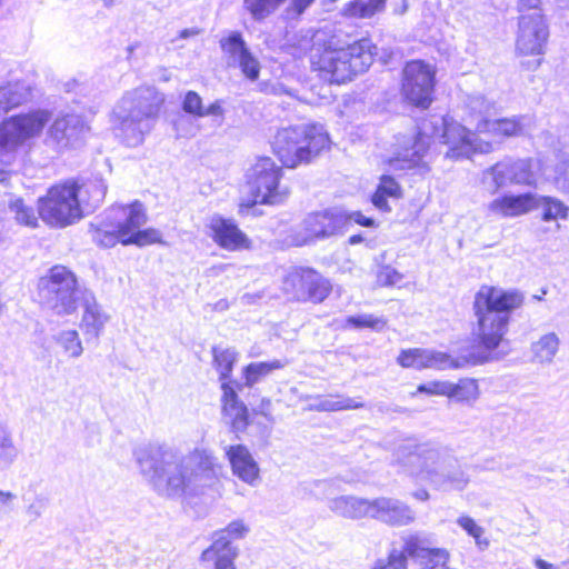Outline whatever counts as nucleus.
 I'll return each mask as SVG.
<instances>
[{"mask_svg": "<svg viewBox=\"0 0 569 569\" xmlns=\"http://www.w3.org/2000/svg\"><path fill=\"white\" fill-rule=\"evenodd\" d=\"M50 119V113L36 110L11 116L0 122V182L16 161L18 150L28 140L39 136Z\"/></svg>", "mask_w": 569, "mask_h": 569, "instance_id": "nucleus-11", "label": "nucleus"}, {"mask_svg": "<svg viewBox=\"0 0 569 569\" xmlns=\"http://www.w3.org/2000/svg\"><path fill=\"white\" fill-rule=\"evenodd\" d=\"M32 98V86L26 80L0 84V117L26 104Z\"/></svg>", "mask_w": 569, "mask_h": 569, "instance_id": "nucleus-25", "label": "nucleus"}, {"mask_svg": "<svg viewBox=\"0 0 569 569\" xmlns=\"http://www.w3.org/2000/svg\"><path fill=\"white\" fill-rule=\"evenodd\" d=\"M163 102V94L154 87L127 91L111 113L114 134L129 147L141 144L151 131Z\"/></svg>", "mask_w": 569, "mask_h": 569, "instance_id": "nucleus-6", "label": "nucleus"}, {"mask_svg": "<svg viewBox=\"0 0 569 569\" xmlns=\"http://www.w3.org/2000/svg\"><path fill=\"white\" fill-rule=\"evenodd\" d=\"M540 0H519L518 8L520 16H533L536 11L541 12Z\"/></svg>", "mask_w": 569, "mask_h": 569, "instance_id": "nucleus-52", "label": "nucleus"}, {"mask_svg": "<svg viewBox=\"0 0 569 569\" xmlns=\"http://www.w3.org/2000/svg\"><path fill=\"white\" fill-rule=\"evenodd\" d=\"M373 49L371 40L366 38L341 48L330 44L312 56V66L330 82L345 83L369 69L373 62Z\"/></svg>", "mask_w": 569, "mask_h": 569, "instance_id": "nucleus-8", "label": "nucleus"}, {"mask_svg": "<svg viewBox=\"0 0 569 569\" xmlns=\"http://www.w3.org/2000/svg\"><path fill=\"white\" fill-rule=\"evenodd\" d=\"M420 355L423 362V369H456L469 363V360L460 361L459 359L451 358V356L446 352L433 349H420ZM470 363L476 365L477 360L475 359L470 361Z\"/></svg>", "mask_w": 569, "mask_h": 569, "instance_id": "nucleus-30", "label": "nucleus"}, {"mask_svg": "<svg viewBox=\"0 0 569 569\" xmlns=\"http://www.w3.org/2000/svg\"><path fill=\"white\" fill-rule=\"evenodd\" d=\"M222 409L236 431H242L248 426V409L238 400V396L228 382L222 383Z\"/></svg>", "mask_w": 569, "mask_h": 569, "instance_id": "nucleus-27", "label": "nucleus"}, {"mask_svg": "<svg viewBox=\"0 0 569 569\" xmlns=\"http://www.w3.org/2000/svg\"><path fill=\"white\" fill-rule=\"evenodd\" d=\"M427 543V538H423L418 533H412L405 538L403 550L400 552H403L406 558L409 556L421 561L428 550Z\"/></svg>", "mask_w": 569, "mask_h": 569, "instance_id": "nucleus-44", "label": "nucleus"}, {"mask_svg": "<svg viewBox=\"0 0 569 569\" xmlns=\"http://www.w3.org/2000/svg\"><path fill=\"white\" fill-rule=\"evenodd\" d=\"M84 290L76 273L61 264L50 268L37 282L39 302L58 317L74 315Z\"/></svg>", "mask_w": 569, "mask_h": 569, "instance_id": "nucleus-10", "label": "nucleus"}, {"mask_svg": "<svg viewBox=\"0 0 569 569\" xmlns=\"http://www.w3.org/2000/svg\"><path fill=\"white\" fill-rule=\"evenodd\" d=\"M8 209L18 224L29 228L38 227V217L34 209L27 204L22 198L10 199Z\"/></svg>", "mask_w": 569, "mask_h": 569, "instance_id": "nucleus-35", "label": "nucleus"}, {"mask_svg": "<svg viewBox=\"0 0 569 569\" xmlns=\"http://www.w3.org/2000/svg\"><path fill=\"white\" fill-rule=\"evenodd\" d=\"M362 407H363L362 402H360L356 399H352L349 397H342V396H337L331 399L321 400L320 403L318 405V409L323 410V411L350 410V409H358V408H362Z\"/></svg>", "mask_w": 569, "mask_h": 569, "instance_id": "nucleus-45", "label": "nucleus"}, {"mask_svg": "<svg viewBox=\"0 0 569 569\" xmlns=\"http://www.w3.org/2000/svg\"><path fill=\"white\" fill-rule=\"evenodd\" d=\"M147 223L143 206L134 201L128 206H112L93 232V240L101 247L110 248L118 242L144 247L161 242L162 234L153 228L141 229Z\"/></svg>", "mask_w": 569, "mask_h": 569, "instance_id": "nucleus-7", "label": "nucleus"}, {"mask_svg": "<svg viewBox=\"0 0 569 569\" xmlns=\"http://www.w3.org/2000/svg\"><path fill=\"white\" fill-rule=\"evenodd\" d=\"M232 472L243 482L256 486L259 481V466L249 449L243 445L228 446L224 448Z\"/></svg>", "mask_w": 569, "mask_h": 569, "instance_id": "nucleus-24", "label": "nucleus"}, {"mask_svg": "<svg viewBox=\"0 0 569 569\" xmlns=\"http://www.w3.org/2000/svg\"><path fill=\"white\" fill-rule=\"evenodd\" d=\"M226 537L231 539H243L250 531L249 526L241 519L231 521L224 529L221 530Z\"/></svg>", "mask_w": 569, "mask_h": 569, "instance_id": "nucleus-49", "label": "nucleus"}, {"mask_svg": "<svg viewBox=\"0 0 569 569\" xmlns=\"http://www.w3.org/2000/svg\"><path fill=\"white\" fill-rule=\"evenodd\" d=\"M19 450L16 447L10 432L0 427V467H10L18 458Z\"/></svg>", "mask_w": 569, "mask_h": 569, "instance_id": "nucleus-42", "label": "nucleus"}, {"mask_svg": "<svg viewBox=\"0 0 569 569\" xmlns=\"http://www.w3.org/2000/svg\"><path fill=\"white\" fill-rule=\"evenodd\" d=\"M542 162L533 158H506L482 171L481 183L495 194L511 184L536 187Z\"/></svg>", "mask_w": 569, "mask_h": 569, "instance_id": "nucleus-12", "label": "nucleus"}, {"mask_svg": "<svg viewBox=\"0 0 569 569\" xmlns=\"http://www.w3.org/2000/svg\"><path fill=\"white\" fill-rule=\"evenodd\" d=\"M542 176L558 190L569 194V160H558L550 169H545Z\"/></svg>", "mask_w": 569, "mask_h": 569, "instance_id": "nucleus-36", "label": "nucleus"}, {"mask_svg": "<svg viewBox=\"0 0 569 569\" xmlns=\"http://www.w3.org/2000/svg\"><path fill=\"white\" fill-rule=\"evenodd\" d=\"M479 108L480 118L475 123V130L467 129L450 117L431 116L423 119L418 132L410 137L397 139L396 151L388 160L391 170H407L421 168L428 171V150L430 139L438 138L448 146L446 158L459 160L470 158L473 153H489L493 151V143L481 138V134L495 139L517 137L523 132L525 117H512L490 120L483 113L489 111V104L483 98L471 101V109Z\"/></svg>", "mask_w": 569, "mask_h": 569, "instance_id": "nucleus-1", "label": "nucleus"}, {"mask_svg": "<svg viewBox=\"0 0 569 569\" xmlns=\"http://www.w3.org/2000/svg\"><path fill=\"white\" fill-rule=\"evenodd\" d=\"M549 37L543 14L536 11L533 16L519 17L517 50L522 54H542Z\"/></svg>", "mask_w": 569, "mask_h": 569, "instance_id": "nucleus-18", "label": "nucleus"}, {"mask_svg": "<svg viewBox=\"0 0 569 569\" xmlns=\"http://www.w3.org/2000/svg\"><path fill=\"white\" fill-rule=\"evenodd\" d=\"M221 49L227 56L230 67H239L242 73L250 80H257L260 72V63L252 56L239 32H231L221 39Z\"/></svg>", "mask_w": 569, "mask_h": 569, "instance_id": "nucleus-19", "label": "nucleus"}, {"mask_svg": "<svg viewBox=\"0 0 569 569\" xmlns=\"http://www.w3.org/2000/svg\"><path fill=\"white\" fill-rule=\"evenodd\" d=\"M539 208H542V220L552 221L558 219H566L569 208L559 199L552 197L538 196Z\"/></svg>", "mask_w": 569, "mask_h": 569, "instance_id": "nucleus-39", "label": "nucleus"}, {"mask_svg": "<svg viewBox=\"0 0 569 569\" xmlns=\"http://www.w3.org/2000/svg\"><path fill=\"white\" fill-rule=\"evenodd\" d=\"M370 518L393 527H406L416 521V511L402 500L379 497L371 500Z\"/></svg>", "mask_w": 569, "mask_h": 569, "instance_id": "nucleus-20", "label": "nucleus"}, {"mask_svg": "<svg viewBox=\"0 0 569 569\" xmlns=\"http://www.w3.org/2000/svg\"><path fill=\"white\" fill-rule=\"evenodd\" d=\"M396 460L408 476L435 490L462 491L470 481L459 460L447 448L431 442L408 441L398 447Z\"/></svg>", "mask_w": 569, "mask_h": 569, "instance_id": "nucleus-3", "label": "nucleus"}, {"mask_svg": "<svg viewBox=\"0 0 569 569\" xmlns=\"http://www.w3.org/2000/svg\"><path fill=\"white\" fill-rule=\"evenodd\" d=\"M448 398L458 402H472L479 398L480 391L477 380L460 379L457 383L449 381Z\"/></svg>", "mask_w": 569, "mask_h": 569, "instance_id": "nucleus-34", "label": "nucleus"}, {"mask_svg": "<svg viewBox=\"0 0 569 569\" xmlns=\"http://www.w3.org/2000/svg\"><path fill=\"white\" fill-rule=\"evenodd\" d=\"M229 307H230V305H229L228 300H226V299H220L219 301H217V302L213 305L212 309H213L214 311H220V312H222V311L228 310V309H229Z\"/></svg>", "mask_w": 569, "mask_h": 569, "instance_id": "nucleus-62", "label": "nucleus"}, {"mask_svg": "<svg viewBox=\"0 0 569 569\" xmlns=\"http://www.w3.org/2000/svg\"><path fill=\"white\" fill-rule=\"evenodd\" d=\"M409 9L408 0H399L393 4V13L397 16H403Z\"/></svg>", "mask_w": 569, "mask_h": 569, "instance_id": "nucleus-59", "label": "nucleus"}, {"mask_svg": "<svg viewBox=\"0 0 569 569\" xmlns=\"http://www.w3.org/2000/svg\"><path fill=\"white\" fill-rule=\"evenodd\" d=\"M535 567L537 569H559L558 566L550 563L541 558L535 559Z\"/></svg>", "mask_w": 569, "mask_h": 569, "instance_id": "nucleus-60", "label": "nucleus"}, {"mask_svg": "<svg viewBox=\"0 0 569 569\" xmlns=\"http://www.w3.org/2000/svg\"><path fill=\"white\" fill-rule=\"evenodd\" d=\"M560 349V338L556 332L542 335L530 346L531 361L540 366L553 362Z\"/></svg>", "mask_w": 569, "mask_h": 569, "instance_id": "nucleus-28", "label": "nucleus"}, {"mask_svg": "<svg viewBox=\"0 0 569 569\" xmlns=\"http://www.w3.org/2000/svg\"><path fill=\"white\" fill-rule=\"evenodd\" d=\"M224 109H223V101L216 100L211 104H209L207 108H203L202 111V118L203 117H218L223 118Z\"/></svg>", "mask_w": 569, "mask_h": 569, "instance_id": "nucleus-54", "label": "nucleus"}, {"mask_svg": "<svg viewBox=\"0 0 569 569\" xmlns=\"http://www.w3.org/2000/svg\"><path fill=\"white\" fill-rule=\"evenodd\" d=\"M239 555L237 546L231 543V540L220 530L214 533L211 546L202 552L203 560H214V565L220 560H230L234 562Z\"/></svg>", "mask_w": 569, "mask_h": 569, "instance_id": "nucleus-29", "label": "nucleus"}, {"mask_svg": "<svg viewBox=\"0 0 569 569\" xmlns=\"http://www.w3.org/2000/svg\"><path fill=\"white\" fill-rule=\"evenodd\" d=\"M17 496L11 491L0 490V511L9 513L13 510V503Z\"/></svg>", "mask_w": 569, "mask_h": 569, "instance_id": "nucleus-53", "label": "nucleus"}, {"mask_svg": "<svg viewBox=\"0 0 569 569\" xmlns=\"http://www.w3.org/2000/svg\"><path fill=\"white\" fill-rule=\"evenodd\" d=\"M238 359V353L234 349H213V361L217 370L220 373V380L227 382L233 365Z\"/></svg>", "mask_w": 569, "mask_h": 569, "instance_id": "nucleus-40", "label": "nucleus"}, {"mask_svg": "<svg viewBox=\"0 0 569 569\" xmlns=\"http://www.w3.org/2000/svg\"><path fill=\"white\" fill-rule=\"evenodd\" d=\"M346 224L345 214L325 210L308 214L293 230L291 242L297 247L328 239L340 232Z\"/></svg>", "mask_w": 569, "mask_h": 569, "instance_id": "nucleus-15", "label": "nucleus"}, {"mask_svg": "<svg viewBox=\"0 0 569 569\" xmlns=\"http://www.w3.org/2000/svg\"><path fill=\"white\" fill-rule=\"evenodd\" d=\"M412 497L419 501H427L429 500L430 495L426 489H418L415 492H412Z\"/></svg>", "mask_w": 569, "mask_h": 569, "instance_id": "nucleus-61", "label": "nucleus"}, {"mask_svg": "<svg viewBox=\"0 0 569 569\" xmlns=\"http://www.w3.org/2000/svg\"><path fill=\"white\" fill-rule=\"evenodd\" d=\"M199 34V29L191 28V29H184L180 32L179 38L187 39L189 37H193Z\"/></svg>", "mask_w": 569, "mask_h": 569, "instance_id": "nucleus-63", "label": "nucleus"}, {"mask_svg": "<svg viewBox=\"0 0 569 569\" xmlns=\"http://www.w3.org/2000/svg\"><path fill=\"white\" fill-rule=\"evenodd\" d=\"M449 381H429L420 385L417 392L427 393L430 396H446L448 397Z\"/></svg>", "mask_w": 569, "mask_h": 569, "instance_id": "nucleus-50", "label": "nucleus"}, {"mask_svg": "<svg viewBox=\"0 0 569 569\" xmlns=\"http://www.w3.org/2000/svg\"><path fill=\"white\" fill-rule=\"evenodd\" d=\"M281 167L268 157L259 158L247 172L253 203L280 204L290 196L288 186L280 182Z\"/></svg>", "mask_w": 569, "mask_h": 569, "instance_id": "nucleus-13", "label": "nucleus"}, {"mask_svg": "<svg viewBox=\"0 0 569 569\" xmlns=\"http://www.w3.org/2000/svg\"><path fill=\"white\" fill-rule=\"evenodd\" d=\"M329 136L321 124H300L278 131L274 151L283 166L309 163L329 148Z\"/></svg>", "mask_w": 569, "mask_h": 569, "instance_id": "nucleus-9", "label": "nucleus"}, {"mask_svg": "<svg viewBox=\"0 0 569 569\" xmlns=\"http://www.w3.org/2000/svg\"><path fill=\"white\" fill-rule=\"evenodd\" d=\"M107 184L102 179L78 181L69 179L50 187L38 199V213L42 221L54 228L79 222L103 201Z\"/></svg>", "mask_w": 569, "mask_h": 569, "instance_id": "nucleus-4", "label": "nucleus"}, {"mask_svg": "<svg viewBox=\"0 0 569 569\" xmlns=\"http://www.w3.org/2000/svg\"><path fill=\"white\" fill-rule=\"evenodd\" d=\"M283 366L284 363H282L280 360L250 363L243 370L246 385L251 387L259 382L262 378L270 375L273 370L283 368Z\"/></svg>", "mask_w": 569, "mask_h": 569, "instance_id": "nucleus-38", "label": "nucleus"}, {"mask_svg": "<svg viewBox=\"0 0 569 569\" xmlns=\"http://www.w3.org/2000/svg\"><path fill=\"white\" fill-rule=\"evenodd\" d=\"M53 341L69 359H79L84 351L82 340L76 329H63L53 336Z\"/></svg>", "mask_w": 569, "mask_h": 569, "instance_id": "nucleus-32", "label": "nucleus"}, {"mask_svg": "<svg viewBox=\"0 0 569 569\" xmlns=\"http://www.w3.org/2000/svg\"><path fill=\"white\" fill-rule=\"evenodd\" d=\"M457 523L475 539V543L479 550L483 551L489 547L490 541L485 537V529L479 526L475 519L469 516H460L457 519Z\"/></svg>", "mask_w": 569, "mask_h": 569, "instance_id": "nucleus-41", "label": "nucleus"}, {"mask_svg": "<svg viewBox=\"0 0 569 569\" xmlns=\"http://www.w3.org/2000/svg\"><path fill=\"white\" fill-rule=\"evenodd\" d=\"M398 363L403 368L416 369L415 349L402 350L398 357Z\"/></svg>", "mask_w": 569, "mask_h": 569, "instance_id": "nucleus-55", "label": "nucleus"}, {"mask_svg": "<svg viewBox=\"0 0 569 569\" xmlns=\"http://www.w3.org/2000/svg\"><path fill=\"white\" fill-rule=\"evenodd\" d=\"M539 208L538 194L528 192L503 194L488 203V211L498 218H516Z\"/></svg>", "mask_w": 569, "mask_h": 569, "instance_id": "nucleus-23", "label": "nucleus"}, {"mask_svg": "<svg viewBox=\"0 0 569 569\" xmlns=\"http://www.w3.org/2000/svg\"><path fill=\"white\" fill-rule=\"evenodd\" d=\"M329 509L336 515L348 519H361L371 516V500L353 496H341L331 499Z\"/></svg>", "mask_w": 569, "mask_h": 569, "instance_id": "nucleus-26", "label": "nucleus"}, {"mask_svg": "<svg viewBox=\"0 0 569 569\" xmlns=\"http://www.w3.org/2000/svg\"><path fill=\"white\" fill-rule=\"evenodd\" d=\"M82 307V315L80 319V329L87 342L98 340L102 335L106 325L110 320V316L104 311L102 306L98 303L94 295L84 290L81 293L79 301Z\"/></svg>", "mask_w": 569, "mask_h": 569, "instance_id": "nucleus-21", "label": "nucleus"}, {"mask_svg": "<svg viewBox=\"0 0 569 569\" xmlns=\"http://www.w3.org/2000/svg\"><path fill=\"white\" fill-rule=\"evenodd\" d=\"M287 0H243L244 9L257 21L274 13Z\"/></svg>", "mask_w": 569, "mask_h": 569, "instance_id": "nucleus-37", "label": "nucleus"}, {"mask_svg": "<svg viewBox=\"0 0 569 569\" xmlns=\"http://www.w3.org/2000/svg\"><path fill=\"white\" fill-rule=\"evenodd\" d=\"M208 227L210 237L222 249L240 251L251 247V240L232 220L224 219L221 216H212Z\"/></svg>", "mask_w": 569, "mask_h": 569, "instance_id": "nucleus-22", "label": "nucleus"}, {"mask_svg": "<svg viewBox=\"0 0 569 569\" xmlns=\"http://www.w3.org/2000/svg\"><path fill=\"white\" fill-rule=\"evenodd\" d=\"M402 274L389 266L381 268L378 272L377 281L381 286H393L402 280Z\"/></svg>", "mask_w": 569, "mask_h": 569, "instance_id": "nucleus-51", "label": "nucleus"}, {"mask_svg": "<svg viewBox=\"0 0 569 569\" xmlns=\"http://www.w3.org/2000/svg\"><path fill=\"white\" fill-rule=\"evenodd\" d=\"M139 471L160 497L181 499L197 496L218 479L221 465L206 448L187 455L166 445L149 446L134 452Z\"/></svg>", "mask_w": 569, "mask_h": 569, "instance_id": "nucleus-2", "label": "nucleus"}, {"mask_svg": "<svg viewBox=\"0 0 569 569\" xmlns=\"http://www.w3.org/2000/svg\"><path fill=\"white\" fill-rule=\"evenodd\" d=\"M345 218H346V222L350 221V222H355V223L363 226V227H372L373 226V220L371 218L365 217L359 211H353V212L349 213L348 216H345Z\"/></svg>", "mask_w": 569, "mask_h": 569, "instance_id": "nucleus-56", "label": "nucleus"}, {"mask_svg": "<svg viewBox=\"0 0 569 569\" xmlns=\"http://www.w3.org/2000/svg\"><path fill=\"white\" fill-rule=\"evenodd\" d=\"M387 0H352L342 8V14L355 19H370L385 11Z\"/></svg>", "mask_w": 569, "mask_h": 569, "instance_id": "nucleus-31", "label": "nucleus"}, {"mask_svg": "<svg viewBox=\"0 0 569 569\" xmlns=\"http://www.w3.org/2000/svg\"><path fill=\"white\" fill-rule=\"evenodd\" d=\"M372 569H407V559L400 550H392L386 560H378Z\"/></svg>", "mask_w": 569, "mask_h": 569, "instance_id": "nucleus-47", "label": "nucleus"}, {"mask_svg": "<svg viewBox=\"0 0 569 569\" xmlns=\"http://www.w3.org/2000/svg\"><path fill=\"white\" fill-rule=\"evenodd\" d=\"M450 559V553L445 548H428L421 563L427 569H435L436 567H445Z\"/></svg>", "mask_w": 569, "mask_h": 569, "instance_id": "nucleus-46", "label": "nucleus"}, {"mask_svg": "<svg viewBox=\"0 0 569 569\" xmlns=\"http://www.w3.org/2000/svg\"><path fill=\"white\" fill-rule=\"evenodd\" d=\"M284 289L297 299H309L313 302L323 301L330 293V283L318 272L303 269L289 273L284 280Z\"/></svg>", "mask_w": 569, "mask_h": 569, "instance_id": "nucleus-17", "label": "nucleus"}, {"mask_svg": "<svg viewBox=\"0 0 569 569\" xmlns=\"http://www.w3.org/2000/svg\"><path fill=\"white\" fill-rule=\"evenodd\" d=\"M436 67L422 60L407 62L402 72V94L411 104L428 108L432 102Z\"/></svg>", "mask_w": 569, "mask_h": 569, "instance_id": "nucleus-14", "label": "nucleus"}, {"mask_svg": "<svg viewBox=\"0 0 569 569\" xmlns=\"http://www.w3.org/2000/svg\"><path fill=\"white\" fill-rule=\"evenodd\" d=\"M26 513L30 520H37L42 515V506L38 502H33L27 507Z\"/></svg>", "mask_w": 569, "mask_h": 569, "instance_id": "nucleus-58", "label": "nucleus"}, {"mask_svg": "<svg viewBox=\"0 0 569 569\" xmlns=\"http://www.w3.org/2000/svg\"><path fill=\"white\" fill-rule=\"evenodd\" d=\"M90 131L88 122L79 114L57 118L49 127L47 143L58 152L81 146Z\"/></svg>", "mask_w": 569, "mask_h": 569, "instance_id": "nucleus-16", "label": "nucleus"}, {"mask_svg": "<svg viewBox=\"0 0 569 569\" xmlns=\"http://www.w3.org/2000/svg\"><path fill=\"white\" fill-rule=\"evenodd\" d=\"M203 104L201 97L196 91H188L182 101V109L184 112L202 118Z\"/></svg>", "mask_w": 569, "mask_h": 569, "instance_id": "nucleus-48", "label": "nucleus"}, {"mask_svg": "<svg viewBox=\"0 0 569 569\" xmlns=\"http://www.w3.org/2000/svg\"><path fill=\"white\" fill-rule=\"evenodd\" d=\"M315 0H292L288 7V14H301Z\"/></svg>", "mask_w": 569, "mask_h": 569, "instance_id": "nucleus-57", "label": "nucleus"}, {"mask_svg": "<svg viewBox=\"0 0 569 569\" xmlns=\"http://www.w3.org/2000/svg\"><path fill=\"white\" fill-rule=\"evenodd\" d=\"M346 323L356 329L370 328L376 331H381L385 329L387 320L382 317L363 313L348 317Z\"/></svg>", "mask_w": 569, "mask_h": 569, "instance_id": "nucleus-43", "label": "nucleus"}, {"mask_svg": "<svg viewBox=\"0 0 569 569\" xmlns=\"http://www.w3.org/2000/svg\"><path fill=\"white\" fill-rule=\"evenodd\" d=\"M401 197V188L399 183L390 176H382L378 188L372 196V203L382 211H389L387 198L399 199Z\"/></svg>", "mask_w": 569, "mask_h": 569, "instance_id": "nucleus-33", "label": "nucleus"}, {"mask_svg": "<svg viewBox=\"0 0 569 569\" xmlns=\"http://www.w3.org/2000/svg\"><path fill=\"white\" fill-rule=\"evenodd\" d=\"M523 293L493 286H481L477 291L472 310L476 318L475 336L479 346L492 351L508 332L511 313L521 308Z\"/></svg>", "mask_w": 569, "mask_h": 569, "instance_id": "nucleus-5", "label": "nucleus"}, {"mask_svg": "<svg viewBox=\"0 0 569 569\" xmlns=\"http://www.w3.org/2000/svg\"><path fill=\"white\" fill-rule=\"evenodd\" d=\"M216 569H237L234 562H230V560H220L219 563H216Z\"/></svg>", "mask_w": 569, "mask_h": 569, "instance_id": "nucleus-64", "label": "nucleus"}]
</instances>
